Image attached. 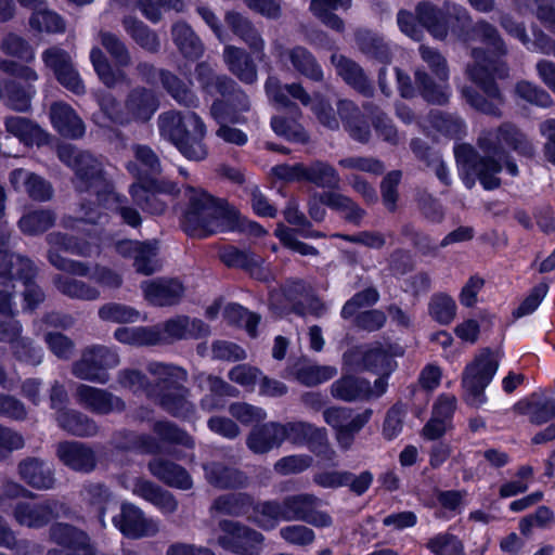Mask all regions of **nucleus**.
I'll use <instances>...</instances> for the list:
<instances>
[{
	"label": "nucleus",
	"mask_w": 555,
	"mask_h": 555,
	"mask_svg": "<svg viewBox=\"0 0 555 555\" xmlns=\"http://www.w3.org/2000/svg\"><path fill=\"white\" fill-rule=\"evenodd\" d=\"M422 14L429 22V35L444 40L449 34L460 40H479L487 48H474L472 55L476 64L469 69L473 86L462 88V96L475 111L501 117V107L505 104L496 78L508 76V67L501 59L507 54V47L494 25L486 20L473 24L472 17L461 4L444 2L442 7H426Z\"/></svg>",
	"instance_id": "nucleus-1"
},
{
	"label": "nucleus",
	"mask_w": 555,
	"mask_h": 555,
	"mask_svg": "<svg viewBox=\"0 0 555 555\" xmlns=\"http://www.w3.org/2000/svg\"><path fill=\"white\" fill-rule=\"evenodd\" d=\"M236 218L227 198L204 189H192L179 217V227L188 237L204 240L233 229Z\"/></svg>",
	"instance_id": "nucleus-2"
},
{
	"label": "nucleus",
	"mask_w": 555,
	"mask_h": 555,
	"mask_svg": "<svg viewBox=\"0 0 555 555\" xmlns=\"http://www.w3.org/2000/svg\"><path fill=\"white\" fill-rule=\"evenodd\" d=\"M319 498L311 493L289 494L278 500H266L258 505L260 518L255 522L263 530L274 529L281 521L300 520L317 528H327L333 524L332 516L318 511Z\"/></svg>",
	"instance_id": "nucleus-3"
},
{
	"label": "nucleus",
	"mask_w": 555,
	"mask_h": 555,
	"mask_svg": "<svg viewBox=\"0 0 555 555\" xmlns=\"http://www.w3.org/2000/svg\"><path fill=\"white\" fill-rule=\"evenodd\" d=\"M134 157L135 162L127 164L128 171L135 178L129 194L143 210L156 216L163 215L167 204L158 199L157 195L167 191L164 182L156 178L162 171L160 160L149 145H137Z\"/></svg>",
	"instance_id": "nucleus-4"
},
{
	"label": "nucleus",
	"mask_w": 555,
	"mask_h": 555,
	"mask_svg": "<svg viewBox=\"0 0 555 555\" xmlns=\"http://www.w3.org/2000/svg\"><path fill=\"white\" fill-rule=\"evenodd\" d=\"M150 372L160 376L156 385V398L162 410L180 421L193 422L196 408L189 400L190 389L178 382L186 379V371L170 364L153 363Z\"/></svg>",
	"instance_id": "nucleus-5"
},
{
	"label": "nucleus",
	"mask_w": 555,
	"mask_h": 555,
	"mask_svg": "<svg viewBox=\"0 0 555 555\" xmlns=\"http://www.w3.org/2000/svg\"><path fill=\"white\" fill-rule=\"evenodd\" d=\"M160 129L183 157L189 160H204L208 150L204 143L206 125L194 112L166 113L159 116Z\"/></svg>",
	"instance_id": "nucleus-6"
},
{
	"label": "nucleus",
	"mask_w": 555,
	"mask_h": 555,
	"mask_svg": "<svg viewBox=\"0 0 555 555\" xmlns=\"http://www.w3.org/2000/svg\"><path fill=\"white\" fill-rule=\"evenodd\" d=\"M271 173L278 180L292 182H308L318 188L337 189L339 185L338 171L331 164L315 159L309 165L305 163L279 164L272 167Z\"/></svg>",
	"instance_id": "nucleus-7"
},
{
	"label": "nucleus",
	"mask_w": 555,
	"mask_h": 555,
	"mask_svg": "<svg viewBox=\"0 0 555 555\" xmlns=\"http://www.w3.org/2000/svg\"><path fill=\"white\" fill-rule=\"evenodd\" d=\"M69 512L66 503L55 498H44L39 502H16L12 516L20 526L41 529L61 517H67Z\"/></svg>",
	"instance_id": "nucleus-8"
},
{
	"label": "nucleus",
	"mask_w": 555,
	"mask_h": 555,
	"mask_svg": "<svg viewBox=\"0 0 555 555\" xmlns=\"http://www.w3.org/2000/svg\"><path fill=\"white\" fill-rule=\"evenodd\" d=\"M283 442L288 441L296 447H306L317 457L332 461L335 452L330 446L327 431L324 427L304 421L282 424Z\"/></svg>",
	"instance_id": "nucleus-9"
},
{
	"label": "nucleus",
	"mask_w": 555,
	"mask_h": 555,
	"mask_svg": "<svg viewBox=\"0 0 555 555\" xmlns=\"http://www.w3.org/2000/svg\"><path fill=\"white\" fill-rule=\"evenodd\" d=\"M499 369V360L494 357L491 348L481 349L474 361L466 365L462 385L469 396L476 400V406L487 402L486 388L492 382Z\"/></svg>",
	"instance_id": "nucleus-10"
},
{
	"label": "nucleus",
	"mask_w": 555,
	"mask_h": 555,
	"mask_svg": "<svg viewBox=\"0 0 555 555\" xmlns=\"http://www.w3.org/2000/svg\"><path fill=\"white\" fill-rule=\"evenodd\" d=\"M479 147L487 154H509L507 150L519 156L531 158L534 156V146L527 134L514 122L504 121L494 130L493 139L478 140Z\"/></svg>",
	"instance_id": "nucleus-11"
},
{
	"label": "nucleus",
	"mask_w": 555,
	"mask_h": 555,
	"mask_svg": "<svg viewBox=\"0 0 555 555\" xmlns=\"http://www.w3.org/2000/svg\"><path fill=\"white\" fill-rule=\"evenodd\" d=\"M135 72L144 83L151 87L162 86L179 104L186 107H195L197 105L198 100L194 92L186 87L181 78L169 69L157 68L154 64L143 61L137 64Z\"/></svg>",
	"instance_id": "nucleus-12"
},
{
	"label": "nucleus",
	"mask_w": 555,
	"mask_h": 555,
	"mask_svg": "<svg viewBox=\"0 0 555 555\" xmlns=\"http://www.w3.org/2000/svg\"><path fill=\"white\" fill-rule=\"evenodd\" d=\"M210 105V114L217 124L244 125L247 118L244 113L250 109V101L246 92L234 81L227 86L224 92L217 93Z\"/></svg>",
	"instance_id": "nucleus-13"
},
{
	"label": "nucleus",
	"mask_w": 555,
	"mask_h": 555,
	"mask_svg": "<svg viewBox=\"0 0 555 555\" xmlns=\"http://www.w3.org/2000/svg\"><path fill=\"white\" fill-rule=\"evenodd\" d=\"M218 527L222 532L218 537V544L233 554L250 555L264 541L261 532L236 520L221 519Z\"/></svg>",
	"instance_id": "nucleus-14"
},
{
	"label": "nucleus",
	"mask_w": 555,
	"mask_h": 555,
	"mask_svg": "<svg viewBox=\"0 0 555 555\" xmlns=\"http://www.w3.org/2000/svg\"><path fill=\"white\" fill-rule=\"evenodd\" d=\"M72 167L83 190L94 194L98 203L104 197V191L115 189L113 182L106 178L102 165L90 153L79 152L74 157Z\"/></svg>",
	"instance_id": "nucleus-15"
},
{
	"label": "nucleus",
	"mask_w": 555,
	"mask_h": 555,
	"mask_svg": "<svg viewBox=\"0 0 555 555\" xmlns=\"http://www.w3.org/2000/svg\"><path fill=\"white\" fill-rule=\"evenodd\" d=\"M42 61L53 72L62 87L77 95L85 93V85L67 51L59 47H50L42 52Z\"/></svg>",
	"instance_id": "nucleus-16"
},
{
	"label": "nucleus",
	"mask_w": 555,
	"mask_h": 555,
	"mask_svg": "<svg viewBox=\"0 0 555 555\" xmlns=\"http://www.w3.org/2000/svg\"><path fill=\"white\" fill-rule=\"evenodd\" d=\"M144 299L153 307H172L181 302L185 286L179 278L159 276L142 282Z\"/></svg>",
	"instance_id": "nucleus-17"
},
{
	"label": "nucleus",
	"mask_w": 555,
	"mask_h": 555,
	"mask_svg": "<svg viewBox=\"0 0 555 555\" xmlns=\"http://www.w3.org/2000/svg\"><path fill=\"white\" fill-rule=\"evenodd\" d=\"M75 398L78 404L98 415H108L113 412L121 413L126 410V403L120 397L106 389L86 384L78 385Z\"/></svg>",
	"instance_id": "nucleus-18"
},
{
	"label": "nucleus",
	"mask_w": 555,
	"mask_h": 555,
	"mask_svg": "<svg viewBox=\"0 0 555 555\" xmlns=\"http://www.w3.org/2000/svg\"><path fill=\"white\" fill-rule=\"evenodd\" d=\"M195 380L201 389L209 392L199 400V406L205 412L219 411L225 408L227 398H237L240 390L219 376L206 373L196 375Z\"/></svg>",
	"instance_id": "nucleus-19"
},
{
	"label": "nucleus",
	"mask_w": 555,
	"mask_h": 555,
	"mask_svg": "<svg viewBox=\"0 0 555 555\" xmlns=\"http://www.w3.org/2000/svg\"><path fill=\"white\" fill-rule=\"evenodd\" d=\"M56 456L63 465L69 469L89 474L98 464L94 450L87 443L74 440H65L57 444Z\"/></svg>",
	"instance_id": "nucleus-20"
},
{
	"label": "nucleus",
	"mask_w": 555,
	"mask_h": 555,
	"mask_svg": "<svg viewBox=\"0 0 555 555\" xmlns=\"http://www.w3.org/2000/svg\"><path fill=\"white\" fill-rule=\"evenodd\" d=\"M147 469L153 477L170 488L184 491L193 488L191 474L182 465L171 460L160 456L153 457L147 463Z\"/></svg>",
	"instance_id": "nucleus-21"
},
{
	"label": "nucleus",
	"mask_w": 555,
	"mask_h": 555,
	"mask_svg": "<svg viewBox=\"0 0 555 555\" xmlns=\"http://www.w3.org/2000/svg\"><path fill=\"white\" fill-rule=\"evenodd\" d=\"M114 527L128 539H141L151 534L150 521L137 505L122 502L120 512L112 517Z\"/></svg>",
	"instance_id": "nucleus-22"
},
{
	"label": "nucleus",
	"mask_w": 555,
	"mask_h": 555,
	"mask_svg": "<svg viewBox=\"0 0 555 555\" xmlns=\"http://www.w3.org/2000/svg\"><path fill=\"white\" fill-rule=\"evenodd\" d=\"M331 62L346 85L364 96H372L374 87L364 69L354 60L344 54H332Z\"/></svg>",
	"instance_id": "nucleus-23"
},
{
	"label": "nucleus",
	"mask_w": 555,
	"mask_h": 555,
	"mask_svg": "<svg viewBox=\"0 0 555 555\" xmlns=\"http://www.w3.org/2000/svg\"><path fill=\"white\" fill-rule=\"evenodd\" d=\"M159 106L157 95L145 87L132 88L125 100V109L131 120L137 122L149 121Z\"/></svg>",
	"instance_id": "nucleus-24"
},
{
	"label": "nucleus",
	"mask_w": 555,
	"mask_h": 555,
	"mask_svg": "<svg viewBox=\"0 0 555 555\" xmlns=\"http://www.w3.org/2000/svg\"><path fill=\"white\" fill-rule=\"evenodd\" d=\"M17 473L30 488L36 490H49L54 487V470L50 464L38 457H26L17 465Z\"/></svg>",
	"instance_id": "nucleus-25"
},
{
	"label": "nucleus",
	"mask_w": 555,
	"mask_h": 555,
	"mask_svg": "<svg viewBox=\"0 0 555 555\" xmlns=\"http://www.w3.org/2000/svg\"><path fill=\"white\" fill-rule=\"evenodd\" d=\"M370 380L352 374H344L331 385L333 398L344 402H363L372 399Z\"/></svg>",
	"instance_id": "nucleus-26"
},
{
	"label": "nucleus",
	"mask_w": 555,
	"mask_h": 555,
	"mask_svg": "<svg viewBox=\"0 0 555 555\" xmlns=\"http://www.w3.org/2000/svg\"><path fill=\"white\" fill-rule=\"evenodd\" d=\"M503 169L500 158L492 154L481 155L472 172L463 177V184L472 189L476 179L485 191H493L501 186V179L496 177Z\"/></svg>",
	"instance_id": "nucleus-27"
},
{
	"label": "nucleus",
	"mask_w": 555,
	"mask_h": 555,
	"mask_svg": "<svg viewBox=\"0 0 555 555\" xmlns=\"http://www.w3.org/2000/svg\"><path fill=\"white\" fill-rule=\"evenodd\" d=\"M5 130L25 146L37 147L50 144L51 137L38 124L26 117L9 116L4 119Z\"/></svg>",
	"instance_id": "nucleus-28"
},
{
	"label": "nucleus",
	"mask_w": 555,
	"mask_h": 555,
	"mask_svg": "<svg viewBox=\"0 0 555 555\" xmlns=\"http://www.w3.org/2000/svg\"><path fill=\"white\" fill-rule=\"evenodd\" d=\"M280 60L287 59L293 68L307 79L321 82L324 79L323 68L314 54L302 46H295L292 49L280 47Z\"/></svg>",
	"instance_id": "nucleus-29"
},
{
	"label": "nucleus",
	"mask_w": 555,
	"mask_h": 555,
	"mask_svg": "<svg viewBox=\"0 0 555 555\" xmlns=\"http://www.w3.org/2000/svg\"><path fill=\"white\" fill-rule=\"evenodd\" d=\"M50 120L53 128L64 138L80 139L86 132L82 119L65 102H55L51 105Z\"/></svg>",
	"instance_id": "nucleus-30"
},
{
	"label": "nucleus",
	"mask_w": 555,
	"mask_h": 555,
	"mask_svg": "<svg viewBox=\"0 0 555 555\" xmlns=\"http://www.w3.org/2000/svg\"><path fill=\"white\" fill-rule=\"evenodd\" d=\"M337 113L349 135L360 142L367 143L371 138L370 122L361 109L350 100H340Z\"/></svg>",
	"instance_id": "nucleus-31"
},
{
	"label": "nucleus",
	"mask_w": 555,
	"mask_h": 555,
	"mask_svg": "<svg viewBox=\"0 0 555 555\" xmlns=\"http://www.w3.org/2000/svg\"><path fill=\"white\" fill-rule=\"evenodd\" d=\"M49 534L52 542L68 551L86 553L88 548L96 550L86 531L67 522H53Z\"/></svg>",
	"instance_id": "nucleus-32"
},
{
	"label": "nucleus",
	"mask_w": 555,
	"mask_h": 555,
	"mask_svg": "<svg viewBox=\"0 0 555 555\" xmlns=\"http://www.w3.org/2000/svg\"><path fill=\"white\" fill-rule=\"evenodd\" d=\"M254 496L247 492H231L218 495L211 504V508L219 514L232 517L246 516L250 511L260 517L258 505Z\"/></svg>",
	"instance_id": "nucleus-33"
},
{
	"label": "nucleus",
	"mask_w": 555,
	"mask_h": 555,
	"mask_svg": "<svg viewBox=\"0 0 555 555\" xmlns=\"http://www.w3.org/2000/svg\"><path fill=\"white\" fill-rule=\"evenodd\" d=\"M281 423H266L255 426L246 439V444L256 454L269 452L274 447L283 443V431Z\"/></svg>",
	"instance_id": "nucleus-34"
},
{
	"label": "nucleus",
	"mask_w": 555,
	"mask_h": 555,
	"mask_svg": "<svg viewBox=\"0 0 555 555\" xmlns=\"http://www.w3.org/2000/svg\"><path fill=\"white\" fill-rule=\"evenodd\" d=\"M224 61L229 70L240 81L251 85L257 80V66L253 56L242 48L227 46L224 48Z\"/></svg>",
	"instance_id": "nucleus-35"
},
{
	"label": "nucleus",
	"mask_w": 555,
	"mask_h": 555,
	"mask_svg": "<svg viewBox=\"0 0 555 555\" xmlns=\"http://www.w3.org/2000/svg\"><path fill=\"white\" fill-rule=\"evenodd\" d=\"M224 21L231 31L244 41L253 52L263 51L264 41L248 17L236 11H228Z\"/></svg>",
	"instance_id": "nucleus-36"
},
{
	"label": "nucleus",
	"mask_w": 555,
	"mask_h": 555,
	"mask_svg": "<svg viewBox=\"0 0 555 555\" xmlns=\"http://www.w3.org/2000/svg\"><path fill=\"white\" fill-rule=\"evenodd\" d=\"M356 43L367 59L382 65H389L392 62V53L384 38L369 29H360L354 34Z\"/></svg>",
	"instance_id": "nucleus-37"
},
{
	"label": "nucleus",
	"mask_w": 555,
	"mask_h": 555,
	"mask_svg": "<svg viewBox=\"0 0 555 555\" xmlns=\"http://www.w3.org/2000/svg\"><path fill=\"white\" fill-rule=\"evenodd\" d=\"M417 94L428 104L444 106L449 103L451 91L448 82H436L424 69L414 73Z\"/></svg>",
	"instance_id": "nucleus-38"
},
{
	"label": "nucleus",
	"mask_w": 555,
	"mask_h": 555,
	"mask_svg": "<svg viewBox=\"0 0 555 555\" xmlns=\"http://www.w3.org/2000/svg\"><path fill=\"white\" fill-rule=\"evenodd\" d=\"M210 485L222 490H238L248 486V477L237 468L222 463H212L205 468Z\"/></svg>",
	"instance_id": "nucleus-39"
},
{
	"label": "nucleus",
	"mask_w": 555,
	"mask_h": 555,
	"mask_svg": "<svg viewBox=\"0 0 555 555\" xmlns=\"http://www.w3.org/2000/svg\"><path fill=\"white\" fill-rule=\"evenodd\" d=\"M172 41L184 59L197 61L204 54V44L186 22H177L171 27Z\"/></svg>",
	"instance_id": "nucleus-40"
},
{
	"label": "nucleus",
	"mask_w": 555,
	"mask_h": 555,
	"mask_svg": "<svg viewBox=\"0 0 555 555\" xmlns=\"http://www.w3.org/2000/svg\"><path fill=\"white\" fill-rule=\"evenodd\" d=\"M125 31L144 51L156 54L160 51V40L155 30L132 15L121 20Z\"/></svg>",
	"instance_id": "nucleus-41"
},
{
	"label": "nucleus",
	"mask_w": 555,
	"mask_h": 555,
	"mask_svg": "<svg viewBox=\"0 0 555 555\" xmlns=\"http://www.w3.org/2000/svg\"><path fill=\"white\" fill-rule=\"evenodd\" d=\"M56 421L60 428L76 437H92L99 430L94 420L74 409L59 411Z\"/></svg>",
	"instance_id": "nucleus-42"
},
{
	"label": "nucleus",
	"mask_w": 555,
	"mask_h": 555,
	"mask_svg": "<svg viewBox=\"0 0 555 555\" xmlns=\"http://www.w3.org/2000/svg\"><path fill=\"white\" fill-rule=\"evenodd\" d=\"M426 7H433V2L428 0L417 2L414 13L405 9H401L397 13L399 29L413 40L418 41L423 38V29H426L428 34L431 29L429 22L422 14Z\"/></svg>",
	"instance_id": "nucleus-43"
},
{
	"label": "nucleus",
	"mask_w": 555,
	"mask_h": 555,
	"mask_svg": "<svg viewBox=\"0 0 555 555\" xmlns=\"http://www.w3.org/2000/svg\"><path fill=\"white\" fill-rule=\"evenodd\" d=\"M102 196L104 197L98 203L99 206L118 215L122 223L133 229L141 227V215L137 208L129 205L127 196L115 192V189L113 191H104Z\"/></svg>",
	"instance_id": "nucleus-44"
},
{
	"label": "nucleus",
	"mask_w": 555,
	"mask_h": 555,
	"mask_svg": "<svg viewBox=\"0 0 555 555\" xmlns=\"http://www.w3.org/2000/svg\"><path fill=\"white\" fill-rule=\"evenodd\" d=\"M125 245L127 249H124L122 254L133 258V267L138 273L152 275L156 272L154 258L157 255V248L154 244L147 241H128Z\"/></svg>",
	"instance_id": "nucleus-45"
},
{
	"label": "nucleus",
	"mask_w": 555,
	"mask_h": 555,
	"mask_svg": "<svg viewBox=\"0 0 555 555\" xmlns=\"http://www.w3.org/2000/svg\"><path fill=\"white\" fill-rule=\"evenodd\" d=\"M220 261L230 269H240L253 273L259 269L262 259L250 249H241L235 245H227L219 250Z\"/></svg>",
	"instance_id": "nucleus-46"
},
{
	"label": "nucleus",
	"mask_w": 555,
	"mask_h": 555,
	"mask_svg": "<svg viewBox=\"0 0 555 555\" xmlns=\"http://www.w3.org/2000/svg\"><path fill=\"white\" fill-rule=\"evenodd\" d=\"M320 199L324 205L332 210L346 211L345 220L356 227H360L365 216V210L356 204L350 197L332 192L325 191L320 194Z\"/></svg>",
	"instance_id": "nucleus-47"
},
{
	"label": "nucleus",
	"mask_w": 555,
	"mask_h": 555,
	"mask_svg": "<svg viewBox=\"0 0 555 555\" xmlns=\"http://www.w3.org/2000/svg\"><path fill=\"white\" fill-rule=\"evenodd\" d=\"M114 338L124 345L138 347L155 346L162 343L163 333L154 327L149 326H121L115 330Z\"/></svg>",
	"instance_id": "nucleus-48"
},
{
	"label": "nucleus",
	"mask_w": 555,
	"mask_h": 555,
	"mask_svg": "<svg viewBox=\"0 0 555 555\" xmlns=\"http://www.w3.org/2000/svg\"><path fill=\"white\" fill-rule=\"evenodd\" d=\"M427 311L434 322L442 326H448L456 318L457 305L450 294L437 292L430 296Z\"/></svg>",
	"instance_id": "nucleus-49"
},
{
	"label": "nucleus",
	"mask_w": 555,
	"mask_h": 555,
	"mask_svg": "<svg viewBox=\"0 0 555 555\" xmlns=\"http://www.w3.org/2000/svg\"><path fill=\"white\" fill-rule=\"evenodd\" d=\"M195 78L206 96H217L220 91L224 92L227 86L234 85V80L227 75H216L207 62L195 66Z\"/></svg>",
	"instance_id": "nucleus-50"
},
{
	"label": "nucleus",
	"mask_w": 555,
	"mask_h": 555,
	"mask_svg": "<svg viewBox=\"0 0 555 555\" xmlns=\"http://www.w3.org/2000/svg\"><path fill=\"white\" fill-rule=\"evenodd\" d=\"M152 429L162 442L181 446L188 449H193L195 447L193 437L185 429L179 427L171 421H156L153 424Z\"/></svg>",
	"instance_id": "nucleus-51"
},
{
	"label": "nucleus",
	"mask_w": 555,
	"mask_h": 555,
	"mask_svg": "<svg viewBox=\"0 0 555 555\" xmlns=\"http://www.w3.org/2000/svg\"><path fill=\"white\" fill-rule=\"evenodd\" d=\"M72 373L79 379L92 383L106 384L108 380V373L98 364L87 347L81 358L73 363Z\"/></svg>",
	"instance_id": "nucleus-52"
},
{
	"label": "nucleus",
	"mask_w": 555,
	"mask_h": 555,
	"mask_svg": "<svg viewBox=\"0 0 555 555\" xmlns=\"http://www.w3.org/2000/svg\"><path fill=\"white\" fill-rule=\"evenodd\" d=\"M48 242L52 247L76 256L90 257L93 251V246L89 241L68 233H50Z\"/></svg>",
	"instance_id": "nucleus-53"
},
{
	"label": "nucleus",
	"mask_w": 555,
	"mask_h": 555,
	"mask_svg": "<svg viewBox=\"0 0 555 555\" xmlns=\"http://www.w3.org/2000/svg\"><path fill=\"white\" fill-rule=\"evenodd\" d=\"M55 224V214L50 209H36L22 216L18 227L24 234L38 235Z\"/></svg>",
	"instance_id": "nucleus-54"
},
{
	"label": "nucleus",
	"mask_w": 555,
	"mask_h": 555,
	"mask_svg": "<svg viewBox=\"0 0 555 555\" xmlns=\"http://www.w3.org/2000/svg\"><path fill=\"white\" fill-rule=\"evenodd\" d=\"M90 61L100 81L107 88H114L125 78L124 72L115 69L100 48L93 47L91 49Z\"/></svg>",
	"instance_id": "nucleus-55"
},
{
	"label": "nucleus",
	"mask_w": 555,
	"mask_h": 555,
	"mask_svg": "<svg viewBox=\"0 0 555 555\" xmlns=\"http://www.w3.org/2000/svg\"><path fill=\"white\" fill-rule=\"evenodd\" d=\"M55 287L65 296L82 300H95L100 297L98 288L69 276L56 275L53 280Z\"/></svg>",
	"instance_id": "nucleus-56"
},
{
	"label": "nucleus",
	"mask_w": 555,
	"mask_h": 555,
	"mask_svg": "<svg viewBox=\"0 0 555 555\" xmlns=\"http://www.w3.org/2000/svg\"><path fill=\"white\" fill-rule=\"evenodd\" d=\"M29 26L37 31L48 34H62L66 28L64 18L59 13L41 8L31 13Z\"/></svg>",
	"instance_id": "nucleus-57"
},
{
	"label": "nucleus",
	"mask_w": 555,
	"mask_h": 555,
	"mask_svg": "<svg viewBox=\"0 0 555 555\" xmlns=\"http://www.w3.org/2000/svg\"><path fill=\"white\" fill-rule=\"evenodd\" d=\"M337 370L331 365H302L296 369V380L307 387H314L332 379Z\"/></svg>",
	"instance_id": "nucleus-58"
},
{
	"label": "nucleus",
	"mask_w": 555,
	"mask_h": 555,
	"mask_svg": "<svg viewBox=\"0 0 555 555\" xmlns=\"http://www.w3.org/2000/svg\"><path fill=\"white\" fill-rule=\"evenodd\" d=\"M89 496V505L93 509L95 517L101 525L105 527L106 511L112 503V492L104 483H91L86 488Z\"/></svg>",
	"instance_id": "nucleus-59"
},
{
	"label": "nucleus",
	"mask_w": 555,
	"mask_h": 555,
	"mask_svg": "<svg viewBox=\"0 0 555 555\" xmlns=\"http://www.w3.org/2000/svg\"><path fill=\"white\" fill-rule=\"evenodd\" d=\"M98 315L105 322L125 324L138 321L140 313L133 307L119 302H107L99 308Z\"/></svg>",
	"instance_id": "nucleus-60"
},
{
	"label": "nucleus",
	"mask_w": 555,
	"mask_h": 555,
	"mask_svg": "<svg viewBox=\"0 0 555 555\" xmlns=\"http://www.w3.org/2000/svg\"><path fill=\"white\" fill-rule=\"evenodd\" d=\"M379 300V293L378 291L373 287L369 286L365 287L362 291L357 292L353 294L343 306L340 310V317L344 320H350L353 318L358 312L360 308L363 307H372Z\"/></svg>",
	"instance_id": "nucleus-61"
},
{
	"label": "nucleus",
	"mask_w": 555,
	"mask_h": 555,
	"mask_svg": "<svg viewBox=\"0 0 555 555\" xmlns=\"http://www.w3.org/2000/svg\"><path fill=\"white\" fill-rule=\"evenodd\" d=\"M2 85V94L7 96V104L16 112H27L31 106V95L20 82L7 79Z\"/></svg>",
	"instance_id": "nucleus-62"
},
{
	"label": "nucleus",
	"mask_w": 555,
	"mask_h": 555,
	"mask_svg": "<svg viewBox=\"0 0 555 555\" xmlns=\"http://www.w3.org/2000/svg\"><path fill=\"white\" fill-rule=\"evenodd\" d=\"M550 291V285L545 281H541L530 288L526 297L520 301L518 307L513 310L512 314L515 319H520L532 314L542 304Z\"/></svg>",
	"instance_id": "nucleus-63"
},
{
	"label": "nucleus",
	"mask_w": 555,
	"mask_h": 555,
	"mask_svg": "<svg viewBox=\"0 0 555 555\" xmlns=\"http://www.w3.org/2000/svg\"><path fill=\"white\" fill-rule=\"evenodd\" d=\"M426 548L435 555H463L464 547L461 540L452 533H438L426 543Z\"/></svg>",
	"instance_id": "nucleus-64"
}]
</instances>
